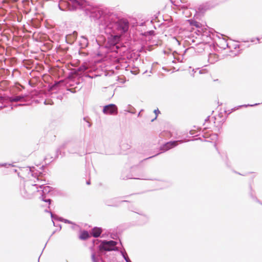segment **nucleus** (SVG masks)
<instances>
[{
	"label": "nucleus",
	"instance_id": "obj_1",
	"mask_svg": "<svg viewBox=\"0 0 262 262\" xmlns=\"http://www.w3.org/2000/svg\"><path fill=\"white\" fill-rule=\"evenodd\" d=\"M117 243L114 241H104L100 245V247L102 250L105 251H112L115 250Z\"/></svg>",
	"mask_w": 262,
	"mask_h": 262
},
{
	"label": "nucleus",
	"instance_id": "obj_2",
	"mask_svg": "<svg viewBox=\"0 0 262 262\" xmlns=\"http://www.w3.org/2000/svg\"><path fill=\"white\" fill-rule=\"evenodd\" d=\"M37 185V184H32V183H28L25 186V192L26 193L29 194V195H33L35 194L36 192H38L40 195L42 194V192L39 191L36 186Z\"/></svg>",
	"mask_w": 262,
	"mask_h": 262
},
{
	"label": "nucleus",
	"instance_id": "obj_3",
	"mask_svg": "<svg viewBox=\"0 0 262 262\" xmlns=\"http://www.w3.org/2000/svg\"><path fill=\"white\" fill-rule=\"evenodd\" d=\"M117 107L115 104H109L105 106L103 112L107 115H116L117 113Z\"/></svg>",
	"mask_w": 262,
	"mask_h": 262
},
{
	"label": "nucleus",
	"instance_id": "obj_4",
	"mask_svg": "<svg viewBox=\"0 0 262 262\" xmlns=\"http://www.w3.org/2000/svg\"><path fill=\"white\" fill-rule=\"evenodd\" d=\"M179 142L182 143V141H174L167 142L161 147V150L167 151L178 145Z\"/></svg>",
	"mask_w": 262,
	"mask_h": 262
},
{
	"label": "nucleus",
	"instance_id": "obj_5",
	"mask_svg": "<svg viewBox=\"0 0 262 262\" xmlns=\"http://www.w3.org/2000/svg\"><path fill=\"white\" fill-rule=\"evenodd\" d=\"M118 27L123 32H125L128 29V22L126 19H120L118 22Z\"/></svg>",
	"mask_w": 262,
	"mask_h": 262
},
{
	"label": "nucleus",
	"instance_id": "obj_6",
	"mask_svg": "<svg viewBox=\"0 0 262 262\" xmlns=\"http://www.w3.org/2000/svg\"><path fill=\"white\" fill-rule=\"evenodd\" d=\"M102 232V230L100 228L95 227L93 228L91 232V234L95 237H99Z\"/></svg>",
	"mask_w": 262,
	"mask_h": 262
},
{
	"label": "nucleus",
	"instance_id": "obj_7",
	"mask_svg": "<svg viewBox=\"0 0 262 262\" xmlns=\"http://www.w3.org/2000/svg\"><path fill=\"white\" fill-rule=\"evenodd\" d=\"M188 22L190 25L192 26H194L196 28H201L202 27V24L194 20H188Z\"/></svg>",
	"mask_w": 262,
	"mask_h": 262
},
{
	"label": "nucleus",
	"instance_id": "obj_8",
	"mask_svg": "<svg viewBox=\"0 0 262 262\" xmlns=\"http://www.w3.org/2000/svg\"><path fill=\"white\" fill-rule=\"evenodd\" d=\"M209 9V7L206 5H200L198 8V11L201 13H204Z\"/></svg>",
	"mask_w": 262,
	"mask_h": 262
},
{
	"label": "nucleus",
	"instance_id": "obj_9",
	"mask_svg": "<svg viewBox=\"0 0 262 262\" xmlns=\"http://www.w3.org/2000/svg\"><path fill=\"white\" fill-rule=\"evenodd\" d=\"M89 237L90 235L87 231L82 232L80 235V238L81 239H86Z\"/></svg>",
	"mask_w": 262,
	"mask_h": 262
},
{
	"label": "nucleus",
	"instance_id": "obj_10",
	"mask_svg": "<svg viewBox=\"0 0 262 262\" xmlns=\"http://www.w3.org/2000/svg\"><path fill=\"white\" fill-rule=\"evenodd\" d=\"M21 99V97H20V96H16L15 98H11L10 99V101H13V102H17V101H18L20 100Z\"/></svg>",
	"mask_w": 262,
	"mask_h": 262
},
{
	"label": "nucleus",
	"instance_id": "obj_11",
	"mask_svg": "<svg viewBox=\"0 0 262 262\" xmlns=\"http://www.w3.org/2000/svg\"><path fill=\"white\" fill-rule=\"evenodd\" d=\"M2 100H3V98L0 96V101H1Z\"/></svg>",
	"mask_w": 262,
	"mask_h": 262
},
{
	"label": "nucleus",
	"instance_id": "obj_12",
	"mask_svg": "<svg viewBox=\"0 0 262 262\" xmlns=\"http://www.w3.org/2000/svg\"><path fill=\"white\" fill-rule=\"evenodd\" d=\"M77 32H74V35H77Z\"/></svg>",
	"mask_w": 262,
	"mask_h": 262
},
{
	"label": "nucleus",
	"instance_id": "obj_13",
	"mask_svg": "<svg viewBox=\"0 0 262 262\" xmlns=\"http://www.w3.org/2000/svg\"><path fill=\"white\" fill-rule=\"evenodd\" d=\"M126 260L127 262H129V260L126 258Z\"/></svg>",
	"mask_w": 262,
	"mask_h": 262
}]
</instances>
